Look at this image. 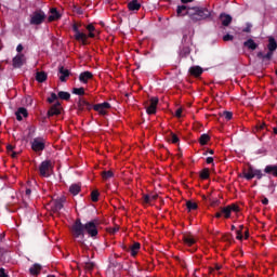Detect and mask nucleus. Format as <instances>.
I'll use <instances>...</instances> for the list:
<instances>
[{
    "instance_id": "37998d69",
    "label": "nucleus",
    "mask_w": 277,
    "mask_h": 277,
    "mask_svg": "<svg viewBox=\"0 0 277 277\" xmlns=\"http://www.w3.org/2000/svg\"><path fill=\"white\" fill-rule=\"evenodd\" d=\"M171 142L172 144H179L180 142L179 136L174 132H171Z\"/></svg>"
},
{
    "instance_id": "de8ad7c7",
    "label": "nucleus",
    "mask_w": 277,
    "mask_h": 277,
    "mask_svg": "<svg viewBox=\"0 0 277 277\" xmlns=\"http://www.w3.org/2000/svg\"><path fill=\"white\" fill-rule=\"evenodd\" d=\"M143 202H145V205H150V195H143Z\"/></svg>"
},
{
    "instance_id": "aec40b11",
    "label": "nucleus",
    "mask_w": 277,
    "mask_h": 277,
    "mask_svg": "<svg viewBox=\"0 0 277 277\" xmlns=\"http://www.w3.org/2000/svg\"><path fill=\"white\" fill-rule=\"evenodd\" d=\"M50 12L51 15L48 17L49 23H53V21H60V18H62V15L60 14V12H57V9L52 8Z\"/></svg>"
},
{
    "instance_id": "58836bf2",
    "label": "nucleus",
    "mask_w": 277,
    "mask_h": 277,
    "mask_svg": "<svg viewBox=\"0 0 277 277\" xmlns=\"http://www.w3.org/2000/svg\"><path fill=\"white\" fill-rule=\"evenodd\" d=\"M102 179L108 181V179H114V171H103Z\"/></svg>"
},
{
    "instance_id": "39448f33",
    "label": "nucleus",
    "mask_w": 277,
    "mask_h": 277,
    "mask_svg": "<svg viewBox=\"0 0 277 277\" xmlns=\"http://www.w3.org/2000/svg\"><path fill=\"white\" fill-rule=\"evenodd\" d=\"M47 21V13L42 10H37L30 15V25H42Z\"/></svg>"
},
{
    "instance_id": "f257e3e1",
    "label": "nucleus",
    "mask_w": 277,
    "mask_h": 277,
    "mask_svg": "<svg viewBox=\"0 0 277 277\" xmlns=\"http://www.w3.org/2000/svg\"><path fill=\"white\" fill-rule=\"evenodd\" d=\"M71 233L81 248H85V233L89 237H96L98 235V221H89L85 224L81 223V219H77L71 226Z\"/></svg>"
},
{
    "instance_id": "5701e85b",
    "label": "nucleus",
    "mask_w": 277,
    "mask_h": 277,
    "mask_svg": "<svg viewBox=\"0 0 277 277\" xmlns=\"http://www.w3.org/2000/svg\"><path fill=\"white\" fill-rule=\"evenodd\" d=\"M65 198H61V199H56L54 202H53V211L55 213H57V211H62V209H64V202H65Z\"/></svg>"
},
{
    "instance_id": "c85d7f7f",
    "label": "nucleus",
    "mask_w": 277,
    "mask_h": 277,
    "mask_svg": "<svg viewBox=\"0 0 277 277\" xmlns=\"http://www.w3.org/2000/svg\"><path fill=\"white\" fill-rule=\"evenodd\" d=\"M79 192H81V184H71L69 186V193L72 196H77L79 194Z\"/></svg>"
},
{
    "instance_id": "2f4dec72",
    "label": "nucleus",
    "mask_w": 277,
    "mask_h": 277,
    "mask_svg": "<svg viewBox=\"0 0 277 277\" xmlns=\"http://www.w3.org/2000/svg\"><path fill=\"white\" fill-rule=\"evenodd\" d=\"M47 78H48V75L44 71H38L36 74V81H38V83H44Z\"/></svg>"
},
{
    "instance_id": "69168bd1",
    "label": "nucleus",
    "mask_w": 277,
    "mask_h": 277,
    "mask_svg": "<svg viewBox=\"0 0 277 277\" xmlns=\"http://www.w3.org/2000/svg\"><path fill=\"white\" fill-rule=\"evenodd\" d=\"M26 196H31V188L26 189Z\"/></svg>"
},
{
    "instance_id": "4be33fe9",
    "label": "nucleus",
    "mask_w": 277,
    "mask_h": 277,
    "mask_svg": "<svg viewBox=\"0 0 277 277\" xmlns=\"http://www.w3.org/2000/svg\"><path fill=\"white\" fill-rule=\"evenodd\" d=\"M140 8H142V4L137 0H131L128 3V10H130V12H137Z\"/></svg>"
},
{
    "instance_id": "ddd939ff",
    "label": "nucleus",
    "mask_w": 277,
    "mask_h": 277,
    "mask_svg": "<svg viewBox=\"0 0 277 277\" xmlns=\"http://www.w3.org/2000/svg\"><path fill=\"white\" fill-rule=\"evenodd\" d=\"M189 12H194V8L189 9L187 5H179L176 9L177 16H189Z\"/></svg>"
},
{
    "instance_id": "0e129e2a",
    "label": "nucleus",
    "mask_w": 277,
    "mask_h": 277,
    "mask_svg": "<svg viewBox=\"0 0 277 277\" xmlns=\"http://www.w3.org/2000/svg\"><path fill=\"white\" fill-rule=\"evenodd\" d=\"M243 31H245V34H250V31H251L250 26L246 27V28L243 29Z\"/></svg>"
},
{
    "instance_id": "13d9d810",
    "label": "nucleus",
    "mask_w": 277,
    "mask_h": 277,
    "mask_svg": "<svg viewBox=\"0 0 277 277\" xmlns=\"http://www.w3.org/2000/svg\"><path fill=\"white\" fill-rule=\"evenodd\" d=\"M209 153V155H214L215 151L213 149H209L208 151H205L203 155L207 156Z\"/></svg>"
},
{
    "instance_id": "e433bc0d",
    "label": "nucleus",
    "mask_w": 277,
    "mask_h": 277,
    "mask_svg": "<svg viewBox=\"0 0 277 277\" xmlns=\"http://www.w3.org/2000/svg\"><path fill=\"white\" fill-rule=\"evenodd\" d=\"M221 215H224L226 220L230 217V209L228 208V206L221 208Z\"/></svg>"
},
{
    "instance_id": "cd10ccee",
    "label": "nucleus",
    "mask_w": 277,
    "mask_h": 277,
    "mask_svg": "<svg viewBox=\"0 0 277 277\" xmlns=\"http://www.w3.org/2000/svg\"><path fill=\"white\" fill-rule=\"evenodd\" d=\"M188 72L192 77H200V75H202V69L200 66H193L189 68Z\"/></svg>"
},
{
    "instance_id": "864d4df0",
    "label": "nucleus",
    "mask_w": 277,
    "mask_h": 277,
    "mask_svg": "<svg viewBox=\"0 0 277 277\" xmlns=\"http://www.w3.org/2000/svg\"><path fill=\"white\" fill-rule=\"evenodd\" d=\"M9 155L12 157V159H16L18 157L19 153L18 151H11Z\"/></svg>"
},
{
    "instance_id": "b1692460",
    "label": "nucleus",
    "mask_w": 277,
    "mask_h": 277,
    "mask_svg": "<svg viewBox=\"0 0 277 277\" xmlns=\"http://www.w3.org/2000/svg\"><path fill=\"white\" fill-rule=\"evenodd\" d=\"M265 174H272L277 179V166L276 164H268L264 169Z\"/></svg>"
},
{
    "instance_id": "72a5a7b5",
    "label": "nucleus",
    "mask_w": 277,
    "mask_h": 277,
    "mask_svg": "<svg viewBox=\"0 0 277 277\" xmlns=\"http://www.w3.org/2000/svg\"><path fill=\"white\" fill-rule=\"evenodd\" d=\"M199 176L202 181H207V179H209V176H211V173L208 168H205L203 170H201Z\"/></svg>"
},
{
    "instance_id": "680f3d73",
    "label": "nucleus",
    "mask_w": 277,
    "mask_h": 277,
    "mask_svg": "<svg viewBox=\"0 0 277 277\" xmlns=\"http://www.w3.org/2000/svg\"><path fill=\"white\" fill-rule=\"evenodd\" d=\"M262 205H269V199L266 197L262 200Z\"/></svg>"
},
{
    "instance_id": "dca6fc26",
    "label": "nucleus",
    "mask_w": 277,
    "mask_h": 277,
    "mask_svg": "<svg viewBox=\"0 0 277 277\" xmlns=\"http://www.w3.org/2000/svg\"><path fill=\"white\" fill-rule=\"evenodd\" d=\"M91 79H94V74H92L91 71H82L79 75L80 83H88V81H90Z\"/></svg>"
},
{
    "instance_id": "338daca9",
    "label": "nucleus",
    "mask_w": 277,
    "mask_h": 277,
    "mask_svg": "<svg viewBox=\"0 0 277 277\" xmlns=\"http://www.w3.org/2000/svg\"><path fill=\"white\" fill-rule=\"evenodd\" d=\"M214 217H217V219L222 217V212H221V211H220V212H216L215 215H214Z\"/></svg>"
},
{
    "instance_id": "4d7b16f0",
    "label": "nucleus",
    "mask_w": 277,
    "mask_h": 277,
    "mask_svg": "<svg viewBox=\"0 0 277 277\" xmlns=\"http://www.w3.org/2000/svg\"><path fill=\"white\" fill-rule=\"evenodd\" d=\"M263 129H265V123L258 124V130L259 131H263Z\"/></svg>"
},
{
    "instance_id": "7c9ffc66",
    "label": "nucleus",
    "mask_w": 277,
    "mask_h": 277,
    "mask_svg": "<svg viewBox=\"0 0 277 277\" xmlns=\"http://www.w3.org/2000/svg\"><path fill=\"white\" fill-rule=\"evenodd\" d=\"M267 49L271 53H274V51H276L277 49V42H276V39H274V37H271L268 39V45H267Z\"/></svg>"
},
{
    "instance_id": "4c0bfd02",
    "label": "nucleus",
    "mask_w": 277,
    "mask_h": 277,
    "mask_svg": "<svg viewBox=\"0 0 277 277\" xmlns=\"http://www.w3.org/2000/svg\"><path fill=\"white\" fill-rule=\"evenodd\" d=\"M186 209H188V211H196V209H198V203L194 201H186Z\"/></svg>"
},
{
    "instance_id": "052dcab7",
    "label": "nucleus",
    "mask_w": 277,
    "mask_h": 277,
    "mask_svg": "<svg viewBox=\"0 0 277 277\" xmlns=\"http://www.w3.org/2000/svg\"><path fill=\"white\" fill-rule=\"evenodd\" d=\"M16 51L17 53H21L23 51V44H18Z\"/></svg>"
},
{
    "instance_id": "ea45409f",
    "label": "nucleus",
    "mask_w": 277,
    "mask_h": 277,
    "mask_svg": "<svg viewBox=\"0 0 277 277\" xmlns=\"http://www.w3.org/2000/svg\"><path fill=\"white\" fill-rule=\"evenodd\" d=\"M98 196H101L98 190H92V193H91V200H92V202H98Z\"/></svg>"
},
{
    "instance_id": "a878e982",
    "label": "nucleus",
    "mask_w": 277,
    "mask_h": 277,
    "mask_svg": "<svg viewBox=\"0 0 277 277\" xmlns=\"http://www.w3.org/2000/svg\"><path fill=\"white\" fill-rule=\"evenodd\" d=\"M23 54H17L14 58H13V68H21L23 66Z\"/></svg>"
},
{
    "instance_id": "9b49d317",
    "label": "nucleus",
    "mask_w": 277,
    "mask_h": 277,
    "mask_svg": "<svg viewBox=\"0 0 277 277\" xmlns=\"http://www.w3.org/2000/svg\"><path fill=\"white\" fill-rule=\"evenodd\" d=\"M78 109L79 111H83L85 109H88V111L94 109V106H92V104H90V102L85 101L84 98H79L78 101Z\"/></svg>"
},
{
    "instance_id": "412c9836",
    "label": "nucleus",
    "mask_w": 277,
    "mask_h": 277,
    "mask_svg": "<svg viewBox=\"0 0 277 277\" xmlns=\"http://www.w3.org/2000/svg\"><path fill=\"white\" fill-rule=\"evenodd\" d=\"M192 53V49L189 48V43H183L180 48L181 57H187Z\"/></svg>"
},
{
    "instance_id": "79ce46f5",
    "label": "nucleus",
    "mask_w": 277,
    "mask_h": 277,
    "mask_svg": "<svg viewBox=\"0 0 277 277\" xmlns=\"http://www.w3.org/2000/svg\"><path fill=\"white\" fill-rule=\"evenodd\" d=\"M57 94L51 93V95L48 97V103H50V105L55 103V101H57Z\"/></svg>"
},
{
    "instance_id": "7ed1b4c3",
    "label": "nucleus",
    "mask_w": 277,
    "mask_h": 277,
    "mask_svg": "<svg viewBox=\"0 0 277 277\" xmlns=\"http://www.w3.org/2000/svg\"><path fill=\"white\" fill-rule=\"evenodd\" d=\"M243 179L247 181H252V179L256 177L259 181L263 179L264 174L263 171L260 169H254V167L250 166L248 170H245L242 173Z\"/></svg>"
},
{
    "instance_id": "f03ea898",
    "label": "nucleus",
    "mask_w": 277,
    "mask_h": 277,
    "mask_svg": "<svg viewBox=\"0 0 277 277\" xmlns=\"http://www.w3.org/2000/svg\"><path fill=\"white\" fill-rule=\"evenodd\" d=\"M188 14L193 23H198V21H207L211 16V11L207 8L194 6Z\"/></svg>"
},
{
    "instance_id": "9d476101",
    "label": "nucleus",
    "mask_w": 277,
    "mask_h": 277,
    "mask_svg": "<svg viewBox=\"0 0 277 277\" xmlns=\"http://www.w3.org/2000/svg\"><path fill=\"white\" fill-rule=\"evenodd\" d=\"M111 107V104H109L108 102H104L102 104H96L93 106L94 111H98V114H101V116H105V114H107V111L105 109H109Z\"/></svg>"
},
{
    "instance_id": "a19ab883",
    "label": "nucleus",
    "mask_w": 277,
    "mask_h": 277,
    "mask_svg": "<svg viewBox=\"0 0 277 277\" xmlns=\"http://www.w3.org/2000/svg\"><path fill=\"white\" fill-rule=\"evenodd\" d=\"M227 207H228V209H229V213H232V211H233L234 213H239V206H238V205L233 203V205H229V206H227Z\"/></svg>"
},
{
    "instance_id": "a18cd8bd",
    "label": "nucleus",
    "mask_w": 277,
    "mask_h": 277,
    "mask_svg": "<svg viewBox=\"0 0 277 277\" xmlns=\"http://www.w3.org/2000/svg\"><path fill=\"white\" fill-rule=\"evenodd\" d=\"M234 38L235 37L233 35H229V34L223 36L224 42H230L232 40H234Z\"/></svg>"
},
{
    "instance_id": "423d86ee",
    "label": "nucleus",
    "mask_w": 277,
    "mask_h": 277,
    "mask_svg": "<svg viewBox=\"0 0 277 277\" xmlns=\"http://www.w3.org/2000/svg\"><path fill=\"white\" fill-rule=\"evenodd\" d=\"M72 31H74V38L77 40V42H81L83 45L88 44V35L85 32H81L79 30V24L75 23L72 25Z\"/></svg>"
},
{
    "instance_id": "e2e57ef3",
    "label": "nucleus",
    "mask_w": 277,
    "mask_h": 277,
    "mask_svg": "<svg viewBox=\"0 0 277 277\" xmlns=\"http://www.w3.org/2000/svg\"><path fill=\"white\" fill-rule=\"evenodd\" d=\"M214 269H216V272H220V269H222V265L215 264Z\"/></svg>"
},
{
    "instance_id": "774afa93",
    "label": "nucleus",
    "mask_w": 277,
    "mask_h": 277,
    "mask_svg": "<svg viewBox=\"0 0 277 277\" xmlns=\"http://www.w3.org/2000/svg\"><path fill=\"white\" fill-rule=\"evenodd\" d=\"M182 3H192L194 0H181Z\"/></svg>"
},
{
    "instance_id": "0eeeda50",
    "label": "nucleus",
    "mask_w": 277,
    "mask_h": 277,
    "mask_svg": "<svg viewBox=\"0 0 277 277\" xmlns=\"http://www.w3.org/2000/svg\"><path fill=\"white\" fill-rule=\"evenodd\" d=\"M62 114V103L56 102L54 105L50 107V109L47 113V116L43 117L42 122H47V118L51 119L53 116H60Z\"/></svg>"
},
{
    "instance_id": "f8f14e48",
    "label": "nucleus",
    "mask_w": 277,
    "mask_h": 277,
    "mask_svg": "<svg viewBox=\"0 0 277 277\" xmlns=\"http://www.w3.org/2000/svg\"><path fill=\"white\" fill-rule=\"evenodd\" d=\"M70 77V70L66 69L64 66L58 67V79L62 83H66V79Z\"/></svg>"
},
{
    "instance_id": "6e6552de",
    "label": "nucleus",
    "mask_w": 277,
    "mask_h": 277,
    "mask_svg": "<svg viewBox=\"0 0 277 277\" xmlns=\"http://www.w3.org/2000/svg\"><path fill=\"white\" fill-rule=\"evenodd\" d=\"M157 105H159V98L158 97H151L150 98V105L145 106L146 114H148V116H153V115L157 114Z\"/></svg>"
},
{
    "instance_id": "bb28decb",
    "label": "nucleus",
    "mask_w": 277,
    "mask_h": 277,
    "mask_svg": "<svg viewBox=\"0 0 277 277\" xmlns=\"http://www.w3.org/2000/svg\"><path fill=\"white\" fill-rule=\"evenodd\" d=\"M29 272L31 276H38L40 272H42V265L35 263L30 268Z\"/></svg>"
},
{
    "instance_id": "49530a36",
    "label": "nucleus",
    "mask_w": 277,
    "mask_h": 277,
    "mask_svg": "<svg viewBox=\"0 0 277 277\" xmlns=\"http://www.w3.org/2000/svg\"><path fill=\"white\" fill-rule=\"evenodd\" d=\"M85 269H89V272H91V269H94V262H87L84 264Z\"/></svg>"
},
{
    "instance_id": "3c124183",
    "label": "nucleus",
    "mask_w": 277,
    "mask_h": 277,
    "mask_svg": "<svg viewBox=\"0 0 277 277\" xmlns=\"http://www.w3.org/2000/svg\"><path fill=\"white\" fill-rule=\"evenodd\" d=\"M175 116H176V118H182V116H183V108H177L176 111H175Z\"/></svg>"
},
{
    "instance_id": "c756f323",
    "label": "nucleus",
    "mask_w": 277,
    "mask_h": 277,
    "mask_svg": "<svg viewBox=\"0 0 277 277\" xmlns=\"http://www.w3.org/2000/svg\"><path fill=\"white\" fill-rule=\"evenodd\" d=\"M210 141H211V136L207 133L201 134L199 137V144L201 146H207V144H209Z\"/></svg>"
},
{
    "instance_id": "f3484780",
    "label": "nucleus",
    "mask_w": 277,
    "mask_h": 277,
    "mask_svg": "<svg viewBox=\"0 0 277 277\" xmlns=\"http://www.w3.org/2000/svg\"><path fill=\"white\" fill-rule=\"evenodd\" d=\"M220 21L222 22L223 27H228V25L233 23V16L226 13H221Z\"/></svg>"
},
{
    "instance_id": "1a4fd4ad",
    "label": "nucleus",
    "mask_w": 277,
    "mask_h": 277,
    "mask_svg": "<svg viewBox=\"0 0 277 277\" xmlns=\"http://www.w3.org/2000/svg\"><path fill=\"white\" fill-rule=\"evenodd\" d=\"M31 148L35 150V153H40L44 150L45 145L44 141L42 138H35L31 143Z\"/></svg>"
},
{
    "instance_id": "393cba45",
    "label": "nucleus",
    "mask_w": 277,
    "mask_h": 277,
    "mask_svg": "<svg viewBox=\"0 0 277 277\" xmlns=\"http://www.w3.org/2000/svg\"><path fill=\"white\" fill-rule=\"evenodd\" d=\"M243 47H246L250 51H256V49H259V44H256L253 39H248L247 41H245Z\"/></svg>"
},
{
    "instance_id": "bf43d9fd",
    "label": "nucleus",
    "mask_w": 277,
    "mask_h": 277,
    "mask_svg": "<svg viewBox=\"0 0 277 277\" xmlns=\"http://www.w3.org/2000/svg\"><path fill=\"white\" fill-rule=\"evenodd\" d=\"M206 163H213V157H208L206 159Z\"/></svg>"
},
{
    "instance_id": "09e8293b",
    "label": "nucleus",
    "mask_w": 277,
    "mask_h": 277,
    "mask_svg": "<svg viewBox=\"0 0 277 277\" xmlns=\"http://www.w3.org/2000/svg\"><path fill=\"white\" fill-rule=\"evenodd\" d=\"M236 234H237L236 239H238V241H242L243 240L242 232L241 230H237Z\"/></svg>"
},
{
    "instance_id": "473e14b6",
    "label": "nucleus",
    "mask_w": 277,
    "mask_h": 277,
    "mask_svg": "<svg viewBox=\"0 0 277 277\" xmlns=\"http://www.w3.org/2000/svg\"><path fill=\"white\" fill-rule=\"evenodd\" d=\"M87 31H89L87 38H96V35L94 34V31H96V27H94V24L87 25Z\"/></svg>"
},
{
    "instance_id": "2eb2a0df",
    "label": "nucleus",
    "mask_w": 277,
    "mask_h": 277,
    "mask_svg": "<svg viewBox=\"0 0 277 277\" xmlns=\"http://www.w3.org/2000/svg\"><path fill=\"white\" fill-rule=\"evenodd\" d=\"M182 241H184L185 246L192 248L196 243V237L192 234H184L182 237Z\"/></svg>"
},
{
    "instance_id": "603ef678",
    "label": "nucleus",
    "mask_w": 277,
    "mask_h": 277,
    "mask_svg": "<svg viewBox=\"0 0 277 277\" xmlns=\"http://www.w3.org/2000/svg\"><path fill=\"white\" fill-rule=\"evenodd\" d=\"M6 151H8V155H10L11 153L14 151V146L13 145H6Z\"/></svg>"
},
{
    "instance_id": "8fccbe9b",
    "label": "nucleus",
    "mask_w": 277,
    "mask_h": 277,
    "mask_svg": "<svg viewBox=\"0 0 277 277\" xmlns=\"http://www.w3.org/2000/svg\"><path fill=\"white\" fill-rule=\"evenodd\" d=\"M157 198H159V195H157V194L149 195V202H155V200H157Z\"/></svg>"
},
{
    "instance_id": "6e6d98bb",
    "label": "nucleus",
    "mask_w": 277,
    "mask_h": 277,
    "mask_svg": "<svg viewBox=\"0 0 277 277\" xmlns=\"http://www.w3.org/2000/svg\"><path fill=\"white\" fill-rule=\"evenodd\" d=\"M220 205V200L215 199L211 201V207H217Z\"/></svg>"
},
{
    "instance_id": "5fc2aeb1",
    "label": "nucleus",
    "mask_w": 277,
    "mask_h": 277,
    "mask_svg": "<svg viewBox=\"0 0 277 277\" xmlns=\"http://www.w3.org/2000/svg\"><path fill=\"white\" fill-rule=\"evenodd\" d=\"M0 277H8V274H5V268H0Z\"/></svg>"
},
{
    "instance_id": "c9c22d12",
    "label": "nucleus",
    "mask_w": 277,
    "mask_h": 277,
    "mask_svg": "<svg viewBox=\"0 0 277 277\" xmlns=\"http://www.w3.org/2000/svg\"><path fill=\"white\" fill-rule=\"evenodd\" d=\"M72 94H76L77 96H83L85 94V89L83 87L81 88H74Z\"/></svg>"
},
{
    "instance_id": "4468645a",
    "label": "nucleus",
    "mask_w": 277,
    "mask_h": 277,
    "mask_svg": "<svg viewBox=\"0 0 277 277\" xmlns=\"http://www.w3.org/2000/svg\"><path fill=\"white\" fill-rule=\"evenodd\" d=\"M259 60H262V63L267 66L269 62H272V57H274V52H267L266 54H263V52L258 53Z\"/></svg>"
},
{
    "instance_id": "6ab92c4d",
    "label": "nucleus",
    "mask_w": 277,
    "mask_h": 277,
    "mask_svg": "<svg viewBox=\"0 0 277 277\" xmlns=\"http://www.w3.org/2000/svg\"><path fill=\"white\" fill-rule=\"evenodd\" d=\"M15 115H16V120H18V122H21V120H23V117L27 118V116H29V113L27 111V108L19 107L17 109V111L15 113Z\"/></svg>"
},
{
    "instance_id": "a211bd4d",
    "label": "nucleus",
    "mask_w": 277,
    "mask_h": 277,
    "mask_svg": "<svg viewBox=\"0 0 277 277\" xmlns=\"http://www.w3.org/2000/svg\"><path fill=\"white\" fill-rule=\"evenodd\" d=\"M140 248H142V245H140V242H133L129 247L128 252H130L131 256H137V252H140Z\"/></svg>"
},
{
    "instance_id": "f704fd0d",
    "label": "nucleus",
    "mask_w": 277,
    "mask_h": 277,
    "mask_svg": "<svg viewBox=\"0 0 277 277\" xmlns=\"http://www.w3.org/2000/svg\"><path fill=\"white\" fill-rule=\"evenodd\" d=\"M58 98H61V101H70V93L66 92V91H61L58 92Z\"/></svg>"
},
{
    "instance_id": "c03bdc74",
    "label": "nucleus",
    "mask_w": 277,
    "mask_h": 277,
    "mask_svg": "<svg viewBox=\"0 0 277 277\" xmlns=\"http://www.w3.org/2000/svg\"><path fill=\"white\" fill-rule=\"evenodd\" d=\"M223 116H224V118L227 119V120H233V113H230V111L225 110V111L223 113Z\"/></svg>"
},
{
    "instance_id": "20e7f679",
    "label": "nucleus",
    "mask_w": 277,
    "mask_h": 277,
    "mask_svg": "<svg viewBox=\"0 0 277 277\" xmlns=\"http://www.w3.org/2000/svg\"><path fill=\"white\" fill-rule=\"evenodd\" d=\"M39 174L44 179H49L53 174V162L51 160H44L39 166Z\"/></svg>"
}]
</instances>
